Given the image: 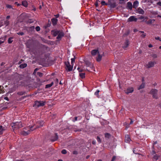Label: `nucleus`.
<instances>
[{"instance_id":"nucleus-10","label":"nucleus","mask_w":161,"mask_h":161,"mask_svg":"<svg viewBox=\"0 0 161 161\" xmlns=\"http://www.w3.org/2000/svg\"><path fill=\"white\" fill-rule=\"evenodd\" d=\"M137 19L134 16H131L128 19V21L129 22L136 21Z\"/></svg>"},{"instance_id":"nucleus-60","label":"nucleus","mask_w":161,"mask_h":161,"mask_svg":"<svg viewBox=\"0 0 161 161\" xmlns=\"http://www.w3.org/2000/svg\"><path fill=\"white\" fill-rule=\"evenodd\" d=\"M10 18V16H7L6 17V18L7 19H8Z\"/></svg>"},{"instance_id":"nucleus-20","label":"nucleus","mask_w":161,"mask_h":161,"mask_svg":"<svg viewBox=\"0 0 161 161\" xmlns=\"http://www.w3.org/2000/svg\"><path fill=\"white\" fill-rule=\"evenodd\" d=\"M57 19L55 18H53L52 19V23L53 25H55L57 24Z\"/></svg>"},{"instance_id":"nucleus-59","label":"nucleus","mask_w":161,"mask_h":161,"mask_svg":"<svg viewBox=\"0 0 161 161\" xmlns=\"http://www.w3.org/2000/svg\"><path fill=\"white\" fill-rule=\"evenodd\" d=\"M55 16H56V18H58V17H59V15L58 14H57L56 15H55Z\"/></svg>"},{"instance_id":"nucleus-56","label":"nucleus","mask_w":161,"mask_h":161,"mask_svg":"<svg viewBox=\"0 0 161 161\" xmlns=\"http://www.w3.org/2000/svg\"><path fill=\"white\" fill-rule=\"evenodd\" d=\"M96 142L95 141H93L92 142V143L93 144H96Z\"/></svg>"},{"instance_id":"nucleus-41","label":"nucleus","mask_w":161,"mask_h":161,"mask_svg":"<svg viewBox=\"0 0 161 161\" xmlns=\"http://www.w3.org/2000/svg\"><path fill=\"white\" fill-rule=\"evenodd\" d=\"M75 59L74 58H72L71 59L72 65H73L74 63L75 62Z\"/></svg>"},{"instance_id":"nucleus-54","label":"nucleus","mask_w":161,"mask_h":161,"mask_svg":"<svg viewBox=\"0 0 161 161\" xmlns=\"http://www.w3.org/2000/svg\"><path fill=\"white\" fill-rule=\"evenodd\" d=\"M56 84H57L58 83V80L57 79H56Z\"/></svg>"},{"instance_id":"nucleus-45","label":"nucleus","mask_w":161,"mask_h":161,"mask_svg":"<svg viewBox=\"0 0 161 161\" xmlns=\"http://www.w3.org/2000/svg\"><path fill=\"white\" fill-rule=\"evenodd\" d=\"M119 3L121 4L125 3V0H119Z\"/></svg>"},{"instance_id":"nucleus-26","label":"nucleus","mask_w":161,"mask_h":161,"mask_svg":"<svg viewBox=\"0 0 161 161\" xmlns=\"http://www.w3.org/2000/svg\"><path fill=\"white\" fill-rule=\"evenodd\" d=\"M53 82H52V83L51 84H47V85H46L45 88H49V87H51V86H53Z\"/></svg>"},{"instance_id":"nucleus-15","label":"nucleus","mask_w":161,"mask_h":161,"mask_svg":"<svg viewBox=\"0 0 161 161\" xmlns=\"http://www.w3.org/2000/svg\"><path fill=\"white\" fill-rule=\"evenodd\" d=\"M125 141L126 142L129 143L131 141V139L128 135H126L125 136Z\"/></svg>"},{"instance_id":"nucleus-49","label":"nucleus","mask_w":161,"mask_h":161,"mask_svg":"<svg viewBox=\"0 0 161 161\" xmlns=\"http://www.w3.org/2000/svg\"><path fill=\"white\" fill-rule=\"evenodd\" d=\"M99 90L97 91V92H96L95 93V95H97L98 94V93H99Z\"/></svg>"},{"instance_id":"nucleus-46","label":"nucleus","mask_w":161,"mask_h":161,"mask_svg":"<svg viewBox=\"0 0 161 161\" xmlns=\"http://www.w3.org/2000/svg\"><path fill=\"white\" fill-rule=\"evenodd\" d=\"M18 35H23L24 33L23 32H19L17 33Z\"/></svg>"},{"instance_id":"nucleus-6","label":"nucleus","mask_w":161,"mask_h":161,"mask_svg":"<svg viewBox=\"0 0 161 161\" xmlns=\"http://www.w3.org/2000/svg\"><path fill=\"white\" fill-rule=\"evenodd\" d=\"M150 93L152 95L153 97L155 99L158 98L157 95V90L156 89H153L151 90L150 92Z\"/></svg>"},{"instance_id":"nucleus-38","label":"nucleus","mask_w":161,"mask_h":161,"mask_svg":"<svg viewBox=\"0 0 161 161\" xmlns=\"http://www.w3.org/2000/svg\"><path fill=\"white\" fill-rule=\"evenodd\" d=\"M6 7L7 8H11L12 9H13V8H12V7L11 5H6Z\"/></svg>"},{"instance_id":"nucleus-30","label":"nucleus","mask_w":161,"mask_h":161,"mask_svg":"<svg viewBox=\"0 0 161 161\" xmlns=\"http://www.w3.org/2000/svg\"><path fill=\"white\" fill-rule=\"evenodd\" d=\"M80 77L82 78H83L85 77V73H80Z\"/></svg>"},{"instance_id":"nucleus-35","label":"nucleus","mask_w":161,"mask_h":161,"mask_svg":"<svg viewBox=\"0 0 161 161\" xmlns=\"http://www.w3.org/2000/svg\"><path fill=\"white\" fill-rule=\"evenodd\" d=\"M46 103L45 101L41 102V106H44L45 105Z\"/></svg>"},{"instance_id":"nucleus-29","label":"nucleus","mask_w":161,"mask_h":161,"mask_svg":"<svg viewBox=\"0 0 161 161\" xmlns=\"http://www.w3.org/2000/svg\"><path fill=\"white\" fill-rule=\"evenodd\" d=\"M41 47H42V46H41ZM43 50L45 52H46L47 51V48L46 47H45L43 46H42V50H41V51L42 50V51Z\"/></svg>"},{"instance_id":"nucleus-63","label":"nucleus","mask_w":161,"mask_h":161,"mask_svg":"<svg viewBox=\"0 0 161 161\" xmlns=\"http://www.w3.org/2000/svg\"><path fill=\"white\" fill-rule=\"evenodd\" d=\"M58 161H63L62 159H59Z\"/></svg>"},{"instance_id":"nucleus-28","label":"nucleus","mask_w":161,"mask_h":161,"mask_svg":"<svg viewBox=\"0 0 161 161\" xmlns=\"http://www.w3.org/2000/svg\"><path fill=\"white\" fill-rule=\"evenodd\" d=\"M145 84L144 83H142L138 88V89L139 90L144 88L145 87Z\"/></svg>"},{"instance_id":"nucleus-14","label":"nucleus","mask_w":161,"mask_h":161,"mask_svg":"<svg viewBox=\"0 0 161 161\" xmlns=\"http://www.w3.org/2000/svg\"><path fill=\"white\" fill-rule=\"evenodd\" d=\"M139 19H142V21L143 22H146V20H147L148 19V18L147 17H144L142 16H141L139 18Z\"/></svg>"},{"instance_id":"nucleus-55","label":"nucleus","mask_w":161,"mask_h":161,"mask_svg":"<svg viewBox=\"0 0 161 161\" xmlns=\"http://www.w3.org/2000/svg\"><path fill=\"white\" fill-rule=\"evenodd\" d=\"M95 5L96 7H97L98 6V3L97 1H96V2L95 4Z\"/></svg>"},{"instance_id":"nucleus-4","label":"nucleus","mask_w":161,"mask_h":161,"mask_svg":"<svg viewBox=\"0 0 161 161\" xmlns=\"http://www.w3.org/2000/svg\"><path fill=\"white\" fill-rule=\"evenodd\" d=\"M12 126L14 128L17 129L22 127L23 126L21 122H17L13 123L12 125Z\"/></svg>"},{"instance_id":"nucleus-47","label":"nucleus","mask_w":161,"mask_h":161,"mask_svg":"<svg viewBox=\"0 0 161 161\" xmlns=\"http://www.w3.org/2000/svg\"><path fill=\"white\" fill-rule=\"evenodd\" d=\"M157 4L159 6H161V2H158L157 3Z\"/></svg>"},{"instance_id":"nucleus-8","label":"nucleus","mask_w":161,"mask_h":161,"mask_svg":"<svg viewBox=\"0 0 161 161\" xmlns=\"http://www.w3.org/2000/svg\"><path fill=\"white\" fill-rule=\"evenodd\" d=\"M48 56H46L45 58H42L41 59V65L43 66H46L48 62Z\"/></svg>"},{"instance_id":"nucleus-1","label":"nucleus","mask_w":161,"mask_h":161,"mask_svg":"<svg viewBox=\"0 0 161 161\" xmlns=\"http://www.w3.org/2000/svg\"><path fill=\"white\" fill-rule=\"evenodd\" d=\"M91 54L92 56H95L97 61L98 62L100 61L102 58V55L99 53L98 50L94 49L91 51Z\"/></svg>"},{"instance_id":"nucleus-18","label":"nucleus","mask_w":161,"mask_h":161,"mask_svg":"<svg viewBox=\"0 0 161 161\" xmlns=\"http://www.w3.org/2000/svg\"><path fill=\"white\" fill-rule=\"evenodd\" d=\"M129 44V42L128 40H127L125 42L124 45L123 46V48H125L128 47Z\"/></svg>"},{"instance_id":"nucleus-22","label":"nucleus","mask_w":161,"mask_h":161,"mask_svg":"<svg viewBox=\"0 0 161 161\" xmlns=\"http://www.w3.org/2000/svg\"><path fill=\"white\" fill-rule=\"evenodd\" d=\"M22 5L25 7H27L28 5L27 2L25 1H23L22 2Z\"/></svg>"},{"instance_id":"nucleus-11","label":"nucleus","mask_w":161,"mask_h":161,"mask_svg":"<svg viewBox=\"0 0 161 161\" xmlns=\"http://www.w3.org/2000/svg\"><path fill=\"white\" fill-rule=\"evenodd\" d=\"M133 88H129L125 90V92L127 94H128L129 93H132L133 91Z\"/></svg>"},{"instance_id":"nucleus-7","label":"nucleus","mask_w":161,"mask_h":161,"mask_svg":"<svg viewBox=\"0 0 161 161\" xmlns=\"http://www.w3.org/2000/svg\"><path fill=\"white\" fill-rule=\"evenodd\" d=\"M156 63L155 61H150L146 65V67L148 68H150L154 67Z\"/></svg>"},{"instance_id":"nucleus-12","label":"nucleus","mask_w":161,"mask_h":161,"mask_svg":"<svg viewBox=\"0 0 161 161\" xmlns=\"http://www.w3.org/2000/svg\"><path fill=\"white\" fill-rule=\"evenodd\" d=\"M137 12L139 14H143L144 13V11L140 8H139L137 10Z\"/></svg>"},{"instance_id":"nucleus-61","label":"nucleus","mask_w":161,"mask_h":161,"mask_svg":"<svg viewBox=\"0 0 161 161\" xmlns=\"http://www.w3.org/2000/svg\"><path fill=\"white\" fill-rule=\"evenodd\" d=\"M77 117H75V121H76L77 120Z\"/></svg>"},{"instance_id":"nucleus-9","label":"nucleus","mask_w":161,"mask_h":161,"mask_svg":"<svg viewBox=\"0 0 161 161\" xmlns=\"http://www.w3.org/2000/svg\"><path fill=\"white\" fill-rule=\"evenodd\" d=\"M65 65H66V69L68 71H69L72 69L73 65H71L69 62H66L65 63Z\"/></svg>"},{"instance_id":"nucleus-37","label":"nucleus","mask_w":161,"mask_h":161,"mask_svg":"<svg viewBox=\"0 0 161 161\" xmlns=\"http://www.w3.org/2000/svg\"><path fill=\"white\" fill-rule=\"evenodd\" d=\"M101 4L103 5H107V4L104 1L101 2Z\"/></svg>"},{"instance_id":"nucleus-64","label":"nucleus","mask_w":161,"mask_h":161,"mask_svg":"<svg viewBox=\"0 0 161 161\" xmlns=\"http://www.w3.org/2000/svg\"><path fill=\"white\" fill-rule=\"evenodd\" d=\"M97 161H102V160H100V159H99V160H97Z\"/></svg>"},{"instance_id":"nucleus-39","label":"nucleus","mask_w":161,"mask_h":161,"mask_svg":"<svg viewBox=\"0 0 161 161\" xmlns=\"http://www.w3.org/2000/svg\"><path fill=\"white\" fill-rule=\"evenodd\" d=\"M58 136H56L55 138L54 139H52V140L54 142V141H56L58 139Z\"/></svg>"},{"instance_id":"nucleus-34","label":"nucleus","mask_w":161,"mask_h":161,"mask_svg":"<svg viewBox=\"0 0 161 161\" xmlns=\"http://www.w3.org/2000/svg\"><path fill=\"white\" fill-rule=\"evenodd\" d=\"M155 39L156 40H158L161 42V38L159 36H156L155 37Z\"/></svg>"},{"instance_id":"nucleus-21","label":"nucleus","mask_w":161,"mask_h":161,"mask_svg":"<svg viewBox=\"0 0 161 161\" xmlns=\"http://www.w3.org/2000/svg\"><path fill=\"white\" fill-rule=\"evenodd\" d=\"M127 7L129 9H131L132 8V5L131 3L129 2L127 3Z\"/></svg>"},{"instance_id":"nucleus-2","label":"nucleus","mask_w":161,"mask_h":161,"mask_svg":"<svg viewBox=\"0 0 161 161\" xmlns=\"http://www.w3.org/2000/svg\"><path fill=\"white\" fill-rule=\"evenodd\" d=\"M34 130L33 127H27L24 128L23 130L21 132V134L25 136L29 134L31 131H33Z\"/></svg>"},{"instance_id":"nucleus-5","label":"nucleus","mask_w":161,"mask_h":161,"mask_svg":"<svg viewBox=\"0 0 161 161\" xmlns=\"http://www.w3.org/2000/svg\"><path fill=\"white\" fill-rule=\"evenodd\" d=\"M33 74L38 79H39L40 77V72L39 69L36 68L34 71Z\"/></svg>"},{"instance_id":"nucleus-40","label":"nucleus","mask_w":161,"mask_h":161,"mask_svg":"<svg viewBox=\"0 0 161 161\" xmlns=\"http://www.w3.org/2000/svg\"><path fill=\"white\" fill-rule=\"evenodd\" d=\"M77 69L79 72H82L83 71V69L80 67L77 68Z\"/></svg>"},{"instance_id":"nucleus-58","label":"nucleus","mask_w":161,"mask_h":161,"mask_svg":"<svg viewBox=\"0 0 161 161\" xmlns=\"http://www.w3.org/2000/svg\"><path fill=\"white\" fill-rule=\"evenodd\" d=\"M133 123V121L132 120H131V121L130 122V124H132Z\"/></svg>"},{"instance_id":"nucleus-57","label":"nucleus","mask_w":161,"mask_h":161,"mask_svg":"<svg viewBox=\"0 0 161 161\" xmlns=\"http://www.w3.org/2000/svg\"><path fill=\"white\" fill-rule=\"evenodd\" d=\"M3 88V87L1 86H0V91H1V90H2V89Z\"/></svg>"},{"instance_id":"nucleus-24","label":"nucleus","mask_w":161,"mask_h":161,"mask_svg":"<svg viewBox=\"0 0 161 161\" xmlns=\"http://www.w3.org/2000/svg\"><path fill=\"white\" fill-rule=\"evenodd\" d=\"M139 32L142 34L141 36L142 37L144 38L146 36V34L143 31H140Z\"/></svg>"},{"instance_id":"nucleus-62","label":"nucleus","mask_w":161,"mask_h":161,"mask_svg":"<svg viewBox=\"0 0 161 161\" xmlns=\"http://www.w3.org/2000/svg\"><path fill=\"white\" fill-rule=\"evenodd\" d=\"M157 17L161 18V15H158Z\"/></svg>"},{"instance_id":"nucleus-33","label":"nucleus","mask_w":161,"mask_h":161,"mask_svg":"<svg viewBox=\"0 0 161 161\" xmlns=\"http://www.w3.org/2000/svg\"><path fill=\"white\" fill-rule=\"evenodd\" d=\"M61 153L63 154H66L67 153V151L65 149H63Z\"/></svg>"},{"instance_id":"nucleus-48","label":"nucleus","mask_w":161,"mask_h":161,"mask_svg":"<svg viewBox=\"0 0 161 161\" xmlns=\"http://www.w3.org/2000/svg\"><path fill=\"white\" fill-rule=\"evenodd\" d=\"M5 37L4 38V39H3V41H2V40H0V44H1L3 43L5 41Z\"/></svg>"},{"instance_id":"nucleus-36","label":"nucleus","mask_w":161,"mask_h":161,"mask_svg":"<svg viewBox=\"0 0 161 161\" xmlns=\"http://www.w3.org/2000/svg\"><path fill=\"white\" fill-rule=\"evenodd\" d=\"M9 21L8 20H6L4 22V24L6 25L7 26L9 24Z\"/></svg>"},{"instance_id":"nucleus-19","label":"nucleus","mask_w":161,"mask_h":161,"mask_svg":"<svg viewBox=\"0 0 161 161\" xmlns=\"http://www.w3.org/2000/svg\"><path fill=\"white\" fill-rule=\"evenodd\" d=\"M86 64L87 67H89L91 68H92L93 67L92 64L89 62H87V63L86 62Z\"/></svg>"},{"instance_id":"nucleus-27","label":"nucleus","mask_w":161,"mask_h":161,"mask_svg":"<svg viewBox=\"0 0 161 161\" xmlns=\"http://www.w3.org/2000/svg\"><path fill=\"white\" fill-rule=\"evenodd\" d=\"M151 55L152 56V57L154 58H156L158 57L157 55L155 53H152V54H151Z\"/></svg>"},{"instance_id":"nucleus-16","label":"nucleus","mask_w":161,"mask_h":161,"mask_svg":"<svg viewBox=\"0 0 161 161\" xmlns=\"http://www.w3.org/2000/svg\"><path fill=\"white\" fill-rule=\"evenodd\" d=\"M40 106V103L38 101H36L33 106L35 108L39 107Z\"/></svg>"},{"instance_id":"nucleus-3","label":"nucleus","mask_w":161,"mask_h":161,"mask_svg":"<svg viewBox=\"0 0 161 161\" xmlns=\"http://www.w3.org/2000/svg\"><path fill=\"white\" fill-rule=\"evenodd\" d=\"M51 34L54 36L58 35L57 38L59 39L61 38L64 35L63 33L61 31L57 30H53L51 31Z\"/></svg>"},{"instance_id":"nucleus-44","label":"nucleus","mask_w":161,"mask_h":161,"mask_svg":"<svg viewBox=\"0 0 161 161\" xmlns=\"http://www.w3.org/2000/svg\"><path fill=\"white\" fill-rule=\"evenodd\" d=\"M36 30L37 31H39L40 30V27L39 26H37L36 28Z\"/></svg>"},{"instance_id":"nucleus-50","label":"nucleus","mask_w":161,"mask_h":161,"mask_svg":"<svg viewBox=\"0 0 161 161\" xmlns=\"http://www.w3.org/2000/svg\"><path fill=\"white\" fill-rule=\"evenodd\" d=\"M77 151H74L73 152V153L74 154H77Z\"/></svg>"},{"instance_id":"nucleus-53","label":"nucleus","mask_w":161,"mask_h":161,"mask_svg":"<svg viewBox=\"0 0 161 161\" xmlns=\"http://www.w3.org/2000/svg\"><path fill=\"white\" fill-rule=\"evenodd\" d=\"M4 98V99L5 100H7V101H8V98L7 97H5Z\"/></svg>"},{"instance_id":"nucleus-25","label":"nucleus","mask_w":161,"mask_h":161,"mask_svg":"<svg viewBox=\"0 0 161 161\" xmlns=\"http://www.w3.org/2000/svg\"><path fill=\"white\" fill-rule=\"evenodd\" d=\"M154 21V20H153V19H150V20H149L148 21H146V22L147 24H151L152 23H153V22Z\"/></svg>"},{"instance_id":"nucleus-31","label":"nucleus","mask_w":161,"mask_h":161,"mask_svg":"<svg viewBox=\"0 0 161 161\" xmlns=\"http://www.w3.org/2000/svg\"><path fill=\"white\" fill-rule=\"evenodd\" d=\"M105 137L107 138H109L110 136V135L109 134L106 133L105 134Z\"/></svg>"},{"instance_id":"nucleus-32","label":"nucleus","mask_w":161,"mask_h":161,"mask_svg":"<svg viewBox=\"0 0 161 161\" xmlns=\"http://www.w3.org/2000/svg\"><path fill=\"white\" fill-rule=\"evenodd\" d=\"M12 39L13 38L12 37H10L9 38L8 41V42L9 43H11L12 42Z\"/></svg>"},{"instance_id":"nucleus-51","label":"nucleus","mask_w":161,"mask_h":161,"mask_svg":"<svg viewBox=\"0 0 161 161\" xmlns=\"http://www.w3.org/2000/svg\"><path fill=\"white\" fill-rule=\"evenodd\" d=\"M115 159H116V157L114 156L112 158L111 161H114Z\"/></svg>"},{"instance_id":"nucleus-17","label":"nucleus","mask_w":161,"mask_h":161,"mask_svg":"<svg viewBox=\"0 0 161 161\" xmlns=\"http://www.w3.org/2000/svg\"><path fill=\"white\" fill-rule=\"evenodd\" d=\"M139 2L137 1H136L134 2L133 5V7L134 8H136L138 6Z\"/></svg>"},{"instance_id":"nucleus-52","label":"nucleus","mask_w":161,"mask_h":161,"mask_svg":"<svg viewBox=\"0 0 161 161\" xmlns=\"http://www.w3.org/2000/svg\"><path fill=\"white\" fill-rule=\"evenodd\" d=\"M148 47H149L151 48V47H153V45L152 44H150L148 45Z\"/></svg>"},{"instance_id":"nucleus-23","label":"nucleus","mask_w":161,"mask_h":161,"mask_svg":"<svg viewBox=\"0 0 161 161\" xmlns=\"http://www.w3.org/2000/svg\"><path fill=\"white\" fill-rule=\"evenodd\" d=\"M27 66V64H23L19 65V67L20 68L23 69L26 67Z\"/></svg>"},{"instance_id":"nucleus-42","label":"nucleus","mask_w":161,"mask_h":161,"mask_svg":"<svg viewBox=\"0 0 161 161\" xmlns=\"http://www.w3.org/2000/svg\"><path fill=\"white\" fill-rule=\"evenodd\" d=\"M97 140L98 142H99V143H100L101 142V139L98 136H97Z\"/></svg>"},{"instance_id":"nucleus-13","label":"nucleus","mask_w":161,"mask_h":161,"mask_svg":"<svg viewBox=\"0 0 161 161\" xmlns=\"http://www.w3.org/2000/svg\"><path fill=\"white\" fill-rule=\"evenodd\" d=\"M6 129V127L4 126H0V135L2 134L3 131L5 130Z\"/></svg>"},{"instance_id":"nucleus-43","label":"nucleus","mask_w":161,"mask_h":161,"mask_svg":"<svg viewBox=\"0 0 161 161\" xmlns=\"http://www.w3.org/2000/svg\"><path fill=\"white\" fill-rule=\"evenodd\" d=\"M158 155H157L154 156V158H153L154 159H155L156 160L158 159Z\"/></svg>"}]
</instances>
